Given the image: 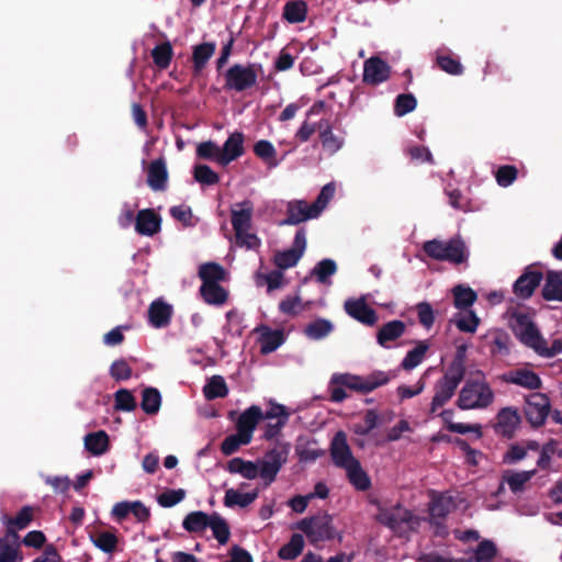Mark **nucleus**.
<instances>
[{"mask_svg": "<svg viewBox=\"0 0 562 562\" xmlns=\"http://www.w3.org/2000/svg\"><path fill=\"white\" fill-rule=\"evenodd\" d=\"M379 424V416L374 409H368L363 417V423L356 425L355 432L358 435H369Z\"/></svg>", "mask_w": 562, "mask_h": 562, "instance_id": "nucleus-62", "label": "nucleus"}, {"mask_svg": "<svg viewBox=\"0 0 562 562\" xmlns=\"http://www.w3.org/2000/svg\"><path fill=\"white\" fill-rule=\"evenodd\" d=\"M496 555V544L492 540L484 539L474 551V562H493Z\"/></svg>", "mask_w": 562, "mask_h": 562, "instance_id": "nucleus-51", "label": "nucleus"}, {"mask_svg": "<svg viewBox=\"0 0 562 562\" xmlns=\"http://www.w3.org/2000/svg\"><path fill=\"white\" fill-rule=\"evenodd\" d=\"M456 508L453 497L446 494H438L429 503V522L437 528L445 529L443 520Z\"/></svg>", "mask_w": 562, "mask_h": 562, "instance_id": "nucleus-12", "label": "nucleus"}, {"mask_svg": "<svg viewBox=\"0 0 562 562\" xmlns=\"http://www.w3.org/2000/svg\"><path fill=\"white\" fill-rule=\"evenodd\" d=\"M33 508L31 506H23L15 517L3 515L2 521L7 526V536L18 538V530L25 529L33 520Z\"/></svg>", "mask_w": 562, "mask_h": 562, "instance_id": "nucleus-26", "label": "nucleus"}, {"mask_svg": "<svg viewBox=\"0 0 562 562\" xmlns=\"http://www.w3.org/2000/svg\"><path fill=\"white\" fill-rule=\"evenodd\" d=\"M318 214L313 211L312 205L303 200L289 202L286 207V217L281 222L282 225H299L307 220L316 218Z\"/></svg>", "mask_w": 562, "mask_h": 562, "instance_id": "nucleus-19", "label": "nucleus"}, {"mask_svg": "<svg viewBox=\"0 0 562 562\" xmlns=\"http://www.w3.org/2000/svg\"><path fill=\"white\" fill-rule=\"evenodd\" d=\"M345 310L349 316L364 325L373 326L378 321L375 311L363 299L346 301Z\"/></svg>", "mask_w": 562, "mask_h": 562, "instance_id": "nucleus-20", "label": "nucleus"}, {"mask_svg": "<svg viewBox=\"0 0 562 562\" xmlns=\"http://www.w3.org/2000/svg\"><path fill=\"white\" fill-rule=\"evenodd\" d=\"M423 252L430 259L447 261L454 266L467 262L469 258L467 245L459 235L448 240H427L423 244Z\"/></svg>", "mask_w": 562, "mask_h": 562, "instance_id": "nucleus-3", "label": "nucleus"}, {"mask_svg": "<svg viewBox=\"0 0 562 562\" xmlns=\"http://www.w3.org/2000/svg\"><path fill=\"white\" fill-rule=\"evenodd\" d=\"M503 381L528 390H539L542 386L540 376L536 372L527 369L509 371L503 375Z\"/></svg>", "mask_w": 562, "mask_h": 562, "instance_id": "nucleus-24", "label": "nucleus"}, {"mask_svg": "<svg viewBox=\"0 0 562 562\" xmlns=\"http://www.w3.org/2000/svg\"><path fill=\"white\" fill-rule=\"evenodd\" d=\"M389 380L386 373L382 371L373 372L367 378L350 373H335L328 384L329 400L334 403H341L348 397L347 390L367 394L386 384Z\"/></svg>", "mask_w": 562, "mask_h": 562, "instance_id": "nucleus-1", "label": "nucleus"}, {"mask_svg": "<svg viewBox=\"0 0 562 562\" xmlns=\"http://www.w3.org/2000/svg\"><path fill=\"white\" fill-rule=\"evenodd\" d=\"M494 401V392L484 379H469L462 386L457 405L462 411L487 408Z\"/></svg>", "mask_w": 562, "mask_h": 562, "instance_id": "nucleus-4", "label": "nucleus"}, {"mask_svg": "<svg viewBox=\"0 0 562 562\" xmlns=\"http://www.w3.org/2000/svg\"><path fill=\"white\" fill-rule=\"evenodd\" d=\"M335 191H336V188H335L334 183L330 182V183L325 184L322 188L316 200L311 204L313 211H315V213H317L319 215L323 212V210L327 206L329 201L334 198Z\"/></svg>", "mask_w": 562, "mask_h": 562, "instance_id": "nucleus-58", "label": "nucleus"}, {"mask_svg": "<svg viewBox=\"0 0 562 562\" xmlns=\"http://www.w3.org/2000/svg\"><path fill=\"white\" fill-rule=\"evenodd\" d=\"M347 471L349 482L359 491H367L371 486L368 474L362 470L360 462L357 460L344 468Z\"/></svg>", "mask_w": 562, "mask_h": 562, "instance_id": "nucleus-36", "label": "nucleus"}, {"mask_svg": "<svg viewBox=\"0 0 562 562\" xmlns=\"http://www.w3.org/2000/svg\"><path fill=\"white\" fill-rule=\"evenodd\" d=\"M206 400L223 398L228 394L227 384L222 375H213L203 387Z\"/></svg>", "mask_w": 562, "mask_h": 562, "instance_id": "nucleus-39", "label": "nucleus"}, {"mask_svg": "<svg viewBox=\"0 0 562 562\" xmlns=\"http://www.w3.org/2000/svg\"><path fill=\"white\" fill-rule=\"evenodd\" d=\"M23 554L19 544H11L7 538H0V562H22Z\"/></svg>", "mask_w": 562, "mask_h": 562, "instance_id": "nucleus-49", "label": "nucleus"}, {"mask_svg": "<svg viewBox=\"0 0 562 562\" xmlns=\"http://www.w3.org/2000/svg\"><path fill=\"white\" fill-rule=\"evenodd\" d=\"M555 446H558V440L555 439H550L542 445L537 460V467L539 469L546 471L550 470L552 456H555Z\"/></svg>", "mask_w": 562, "mask_h": 562, "instance_id": "nucleus-56", "label": "nucleus"}, {"mask_svg": "<svg viewBox=\"0 0 562 562\" xmlns=\"http://www.w3.org/2000/svg\"><path fill=\"white\" fill-rule=\"evenodd\" d=\"M254 153L257 157L268 164L269 167H277V150L271 142L261 139L254 145Z\"/></svg>", "mask_w": 562, "mask_h": 562, "instance_id": "nucleus-46", "label": "nucleus"}, {"mask_svg": "<svg viewBox=\"0 0 562 562\" xmlns=\"http://www.w3.org/2000/svg\"><path fill=\"white\" fill-rule=\"evenodd\" d=\"M295 528L304 532L312 544L333 540L336 535L333 517L327 513L303 518Z\"/></svg>", "mask_w": 562, "mask_h": 562, "instance_id": "nucleus-5", "label": "nucleus"}, {"mask_svg": "<svg viewBox=\"0 0 562 562\" xmlns=\"http://www.w3.org/2000/svg\"><path fill=\"white\" fill-rule=\"evenodd\" d=\"M289 452V443H278L268 450L261 460H258L260 477L265 481L266 486L276 481L279 471L288 461Z\"/></svg>", "mask_w": 562, "mask_h": 562, "instance_id": "nucleus-8", "label": "nucleus"}, {"mask_svg": "<svg viewBox=\"0 0 562 562\" xmlns=\"http://www.w3.org/2000/svg\"><path fill=\"white\" fill-rule=\"evenodd\" d=\"M329 451L334 464L339 468H345L357 461L347 442V436L342 430L336 432L331 439Z\"/></svg>", "mask_w": 562, "mask_h": 562, "instance_id": "nucleus-14", "label": "nucleus"}, {"mask_svg": "<svg viewBox=\"0 0 562 562\" xmlns=\"http://www.w3.org/2000/svg\"><path fill=\"white\" fill-rule=\"evenodd\" d=\"M198 157L214 160L218 164L220 147L212 140L202 142L196 148Z\"/></svg>", "mask_w": 562, "mask_h": 562, "instance_id": "nucleus-63", "label": "nucleus"}, {"mask_svg": "<svg viewBox=\"0 0 562 562\" xmlns=\"http://www.w3.org/2000/svg\"><path fill=\"white\" fill-rule=\"evenodd\" d=\"M90 540L98 549L105 553H113L119 542L116 535L111 531L90 533Z\"/></svg>", "mask_w": 562, "mask_h": 562, "instance_id": "nucleus-42", "label": "nucleus"}, {"mask_svg": "<svg viewBox=\"0 0 562 562\" xmlns=\"http://www.w3.org/2000/svg\"><path fill=\"white\" fill-rule=\"evenodd\" d=\"M259 64H234L224 74V89L227 91L243 92L257 85L258 74L261 70Z\"/></svg>", "mask_w": 562, "mask_h": 562, "instance_id": "nucleus-7", "label": "nucleus"}, {"mask_svg": "<svg viewBox=\"0 0 562 562\" xmlns=\"http://www.w3.org/2000/svg\"><path fill=\"white\" fill-rule=\"evenodd\" d=\"M375 520L398 535L415 529V525L418 524V519L413 513L401 504L390 508L379 507Z\"/></svg>", "mask_w": 562, "mask_h": 562, "instance_id": "nucleus-6", "label": "nucleus"}, {"mask_svg": "<svg viewBox=\"0 0 562 562\" xmlns=\"http://www.w3.org/2000/svg\"><path fill=\"white\" fill-rule=\"evenodd\" d=\"M194 179L206 186H213L220 181L218 175L207 165H198L194 167Z\"/></svg>", "mask_w": 562, "mask_h": 562, "instance_id": "nucleus-59", "label": "nucleus"}, {"mask_svg": "<svg viewBox=\"0 0 562 562\" xmlns=\"http://www.w3.org/2000/svg\"><path fill=\"white\" fill-rule=\"evenodd\" d=\"M284 333L280 329H270L267 326L261 328L260 352L268 355L276 351L284 342Z\"/></svg>", "mask_w": 562, "mask_h": 562, "instance_id": "nucleus-30", "label": "nucleus"}, {"mask_svg": "<svg viewBox=\"0 0 562 562\" xmlns=\"http://www.w3.org/2000/svg\"><path fill=\"white\" fill-rule=\"evenodd\" d=\"M458 386L439 379L434 386V397L430 405V413L446 405L454 395Z\"/></svg>", "mask_w": 562, "mask_h": 562, "instance_id": "nucleus-31", "label": "nucleus"}, {"mask_svg": "<svg viewBox=\"0 0 562 562\" xmlns=\"http://www.w3.org/2000/svg\"><path fill=\"white\" fill-rule=\"evenodd\" d=\"M200 295L209 305L222 306L229 296L228 290L223 288L221 283H201Z\"/></svg>", "mask_w": 562, "mask_h": 562, "instance_id": "nucleus-27", "label": "nucleus"}, {"mask_svg": "<svg viewBox=\"0 0 562 562\" xmlns=\"http://www.w3.org/2000/svg\"><path fill=\"white\" fill-rule=\"evenodd\" d=\"M405 324L402 321H391L384 324L376 334L379 345L386 347L389 341H394L405 333Z\"/></svg>", "mask_w": 562, "mask_h": 562, "instance_id": "nucleus-35", "label": "nucleus"}, {"mask_svg": "<svg viewBox=\"0 0 562 562\" xmlns=\"http://www.w3.org/2000/svg\"><path fill=\"white\" fill-rule=\"evenodd\" d=\"M527 456V449L518 443L509 446L508 450L503 456V463L515 464L524 460Z\"/></svg>", "mask_w": 562, "mask_h": 562, "instance_id": "nucleus-64", "label": "nucleus"}, {"mask_svg": "<svg viewBox=\"0 0 562 562\" xmlns=\"http://www.w3.org/2000/svg\"><path fill=\"white\" fill-rule=\"evenodd\" d=\"M186 497V491L179 490H167L157 497V502L161 507L169 508L178 503L182 502Z\"/></svg>", "mask_w": 562, "mask_h": 562, "instance_id": "nucleus-60", "label": "nucleus"}, {"mask_svg": "<svg viewBox=\"0 0 562 562\" xmlns=\"http://www.w3.org/2000/svg\"><path fill=\"white\" fill-rule=\"evenodd\" d=\"M537 474V470L529 471H505L503 474V483H507L509 490L514 494H518L525 491L526 484Z\"/></svg>", "mask_w": 562, "mask_h": 562, "instance_id": "nucleus-32", "label": "nucleus"}, {"mask_svg": "<svg viewBox=\"0 0 562 562\" xmlns=\"http://www.w3.org/2000/svg\"><path fill=\"white\" fill-rule=\"evenodd\" d=\"M494 176L498 186L507 188L517 179L518 169L513 165H503L497 168Z\"/></svg>", "mask_w": 562, "mask_h": 562, "instance_id": "nucleus-54", "label": "nucleus"}, {"mask_svg": "<svg viewBox=\"0 0 562 562\" xmlns=\"http://www.w3.org/2000/svg\"><path fill=\"white\" fill-rule=\"evenodd\" d=\"M317 128L319 131V139L322 142L323 148L330 153H337L344 145V138L336 136L333 133V126L329 120L322 119L317 123Z\"/></svg>", "mask_w": 562, "mask_h": 562, "instance_id": "nucleus-28", "label": "nucleus"}, {"mask_svg": "<svg viewBox=\"0 0 562 562\" xmlns=\"http://www.w3.org/2000/svg\"><path fill=\"white\" fill-rule=\"evenodd\" d=\"M161 229V217L153 209L138 211L135 218V231L142 236H154Z\"/></svg>", "mask_w": 562, "mask_h": 562, "instance_id": "nucleus-17", "label": "nucleus"}, {"mask_svg": "<svg viewBox=\"0 0 562 562\" xmlns=\"http://www.w3.org/2000/svg\"><path fill=\"white\" fill-rule=\"evenodd\" d=\"M172 313L173 310L170 304L162 299H157L148 307L149 323L155 328L167 327L171 322Z\"/></svg>", "mask_w": 562, "mask_h": 562, "instance_id": "nucleus-25", "label": "nucleus"}, {"mask_svg": "<svg viewBox=\"0 0 562 562\" xmlns=\"http://www.w3.org/2000/svg\"><path fill=\"white\" fill-rule=\"evenodd\" d=\"M250 442H251L250 440L246 439L244 436H241L240 434H238L236 431V434L227 436L222 441V443H221V451H222V453L224 456H232L236 451H238L240 446H247Z\"/></svg>", "mask_w": 562, "mask_h": 562, "instance_id": "nucleus-53", "label": "nucleus"}, {"mask_svg": "<svg viewBox=\"0 0 562 562\" xmlns=\"http://www.w3.org/2000/svg\"><path fill=\"white\" fill-rule=\"evenodd\" d=\"M109 447V435L104 430L90 432L85 437V448L93 456L105 453Z\"/></svg>", "mask_w": 562, "mask_h": 562, "instance_id": "nucleus-34", "label": "nucleus"}, {"mask_svg": "<svg viewBox=\"0 0 562 562\" xmlns=\"http://www.w3.org/2000/svg\"><path fill=\"white\" fill-rule=\"evenodd\" d=\"M307 3L304 0H290L283 7L282 16L291 23H302L307 16Z\"/></svg>", "mask_w": 562, "mask_h": 562, "instance_id": "nucleus-33", "label": "nucleus"}, {"mask_svg": "<svg viewBox=\"0 0 562 562\" xmlns=\"http://www.w3.org/2000/svg\"><path fill=\"white\" fill-rule=\"evenodd\" d=\"M306 248V234L304 228L296 231L291 248L274 256V263L279 269H286L297 263Z\"/></svg>", "mask_w": 562, "mask_h": 562, "instance_id": "nucleus-11", "label": "nucleus"}, {"mask_svg": "<svg viewBox=\"0 0 562 562\" xmlns=\"http://www.w3.org/2000/svg\"><path fill=\"white\" fill-rule=\"evenodd\" d=\"M551 408L550 398L543 393H532L526 397L524 413L528 423L538 428L542 426L549 416Z\"/></svg>", "mask_w": 562, "mask_h": 562, "instance_id": "nucleus-9", "label": "nucleus"}, {"mask_svg": "<svg viewBox=\"0 0 562 562\" xmlns=\"http://www.w3.org/2000/svg\"><path fill=\"white\" fill-rule=\"evenodd\" d=\"M258 497V490L248 493H240L234 488H228L224 496L226 507L239 506L241 508L249 506Z\"/></svg>", "mask_w": 562, "mask_h": 562, "instance_id": "nucleus-38", "label": "nucleus"}, {"mask_svg": "<svg viewBox=\"0 0 562 562\" xmlns=\"http://www.w3.org/2000/svg\"><path fill=\"white\" fill-rule=\"evenodd\" d=\"M337 271V265L333 259H323L316 263L311 271L310 277L315 278L316 281H327L328 278L334 276Z\"/></svg>", "mask_w": 562, "mask_h": 562, "instance_id": "nucleus-50", "label": "nucleus"}, {"mask_svg": "<svg viewBox=\"0 0 562 562\" xmlns=\"http://www.w3.org/2000/svg\"><path fill=\"white\" fill-rule=\"evenodd\" d=\"M198 277L201 281H224L227 278V271L217 262H205L199 267Z\"/></svg>", "mask_w": 562, "mask_h": 562, "instance_id": "nucleus-40", "label": "nucleus"}, {"mask_svg": "<svg viewBox=\"0 0 562 562\" xmlns=\"http://www.w3.org/2000/svg\"><path fill=\"white\" fill-rule=\"evenodd\" d=\"M428 349L429 345L426 340L418 341L417 346L406 353L401 363L402 368L407 371L416 368L419 363H422Z\"/></svg>", "mask_w": 562, "mask_h": 562, "instance_id": "nucleus-43", "label": "nucleus"}, {"mask_svg": "<svg viewBox=\"0 0 562 562\" xmlns=\"http://www.w3.org/2000/svg\"><path fill=\"white\" fill-rule=\"evenodd\" d=\"M114 403L116 411L132 412L136 408V400L132 392L126 389H120L115 392Z\"/></svg>", "mask_w": 562, "mask_h": 562, "instance_id": "nucleus-52", "label": "nucleus"}, {"mask_svg": "<svg viewBox=\"0 0 562 562\" xmlns=\"http://www.w3.org/2000/svg\"><path fill=\"white\" fill-rule=\"evenodd\" d=\"M333 328V324L329 321L318 318L306 326L305 334L311 339L319 340L328 336Z\"/></svg>", "mask_w": 562, "mask_h": 562, "instance_id": "nucleus-47", "label": "nucleus"}, {"mask_svg": "<svg viewBox=\"0 0 562 562\" xmlns=\"http://www.w3.org/2000/svg\"><path fill=\"white\" fill-rule=\"evenodd\" d=\"M453 304L459 310L470 307L476 301V293L471 288H464L461 284L456 285L451 290Z\"/></svg>", "mask_w": 562, "mask_h": 562, "instance_id": "nucleus-44", "label": "nucleus"}, {"mask_svg": "<svg viewBox=\"0 0 562 562\" xmlns=\"http://www.w3.org/2000/svg\"><path fill=\"white\" fill-rule=\"evenodd\" d=\"M436 64L442 71L452 76H460L464 71L460 60L451 54H438L436 57Z\"/></svg>", "mask_w": 562, "mask_h": 562, "instance_id": "nucleus-48", "label": "nucleus"}, {"mask_svg": "<svg viewBox=\"0 0 562 562\" xmlns=\"http://www.w3.org/2000/svg\"><path fill=\"white\" fill-rule=\"evenodd\" d=\"M244 153V134L241 132H234L225 140L223 148H220L218 164L227 166L233 160L243 156Z\"/></svg>", "mask_w": 562, "mask_h": 562, "instance_id": "nucleus-16", "label": "nucleus"}, {"mask_svg": "<svg viewBox=\"0 0 562 562\" xmlns=\"http://www.w3.org/2000/svg\"><path fill=\"white\" fill-rule=\"evenodd\" d=\"M496 419L495 431L506 438H512L520 424V416L513 407L502 408Z\"/></svg>", "mask_w": 562, "mask_h": 562, "instance_id": "nucleus-22", "label": "nucleus"}, {"mask_svg": "<svg viewBox=\"0 0 562 562\" xmlns=\"http://www.w3.org/2000/svg\"><path fill=\"white\" fill-rule=\"evenodd\" d=\"M261 420V407L251 405L245 409L235 420L236 431L251 441L254 431Z\"/></svg>", "mask_w": 562, "mask_h": 562, "instance_id": "nucleus-15", "label": "nucleus"}, {"mask_svg": "<svg viewBox=\"0 0 562 562\" xmlns=\"http://www.w3.org/2000/svg\"><path fill=\"white\" fill-rule=\"evenodd\" d=\"M303 549V536L301 533H293L290 538V541L279 549L278 557L281 560L293 561L302 553Z\"/></svg>", "mask_w": 562, "mask_h": 562, "instance_id": "nucleus-37", "label": "nucleus"}, {"mask_svg": "<svg viewBox=\"0 0 562 562\" xmlns=\"http://www.w3.org/2000/svg\"><path fill=\"white\" fill-rule=\"evenodd\" d=\"M517 336L525 346L533 349L539 356L550 358L559 353V349H554L553 351L548 350L546 339L532 322L524 323L519 321Z\"/></svg>", "mask_w": 562, "mask_h": 562, "instance_id": "nucleus-10", "label": "nucleus"}, {"mask_svg": "<svg viewBox=\"0 0 562 562\" xmlns=\"http://www.w3.org/2000/svg\"><path fill=\"white\" fill-rule=\"evenodd\" d=\"M161 406V395L155 387H145L142 392V409L148 415H155Z\"/></svg>", "mask_w": 562, "mask_h": 562, "instance_id": "nucleus-41", "label": "nucleus"}, {"mask_svg": "<svg viewBox=\"0 0 562 562\" xmlns=\"http://www.w3.org/2000/svg\"><path fill=\"white\" fill-rule=\"evenodd\" d=\"M182 527L190 533H202L210 528L220 544H226L231 538L228 522L217 513L191 512L184 517Z\"/></svg>", "mask_w": 562, "mask_h": 562, "instance_id": "nucleus-2", "label": "nucleus"}, {"mask_svg": "<svg viewBox=\"0 0 562 562\" xmlns=\"http://www.w3.org/2000/svg\"><path fill=\"white\" fill-rule=\"evenodd\" d=\"M216 50V44L214 42H205L193 46L192 50V68L194 75L200 74L206 66L210 58Z\"/></svg>", "mask_w": 562, "mask_h": 562, "instance_id": "nucleus-29", "label": "nucleus"}, {"mask_svg": "<svg viewBox=\"0 0 562 562\" xmlns=\"http://www.w3.org/2000/svg\"><path fill=\"white\" fill-rule=\"evenodd\" d=\"M254 213V203L244 200L236 203L231 211V223L235 233L241 234V229H250Z\"/></svg>", "mask_w": 562, "mask_h": 562, "instance_id": "nucleus-18", "label": "nucleus"}, {"mask_svg": "<svg viewBox=\"0 0 562 562\" xmlns=\"http://www.w3.org/2000/svg\"><path fill=\"white\" fill-rule=\"evenodd\" d=\"M168 182V170L165 158L153 160L147 168V184L154 191H165Z\"/></svg>", "mask_w": 562, "mask_h": 562, "instance_id": "nucleus-21", "label": "nucleus"}, {"mask_svg": "<svg viewBox=\"0 0 562 562\" xmlns=\"http://www.w3.org/2000/svg\"><path fill=\"white\" fill-rule=\"evenodd\" d=\"M417 105L416 98L411 93L398 94L395 99L394 113L397 116H404L415 110Z\"/></svg>", "mask_w": 562, "mask_h": 562, "instance_id": "nucleus-55", "label": "nucleus"}, {"mask_svg": "<svg viewBox=\"0 0 562 562\" xmlns=\"http://www.w3.org/2000/svg\"><path fill=\"white\" fill-rule=\"evenodd\" d=\"M133 370L125 359H117L110 367V375L115 381H125L132 376Z\"/></svg>", "mask_w": 562, "mask_h": 562, "instance_id": "nucleus-61", "label": "nucleus"}, {"mask_svg": "<svg viewBox=\"0 0 562 562\" xmlns=\"http://www.w3.org/2000/svg\"><path fill=\"white\" fill-rule=\"evenodd\" d=\"M465 374V364L451 361V363L446 369L442 378H440L442 381H446L448 383H451L453 385L459 386V384L464 379Z\"/></svg>", "mask_w": 562, "mask_h": 562, "instance_id": "nucleus-57", "label": "nucleus"}, {"mask_svg": "<svg viewBox=\"0 0 562 562\" xmlns=\"http://www.w3.org/2000/svg\"><path fill=\"white\" fill-rule=\"evenodd\" d=\"M390 75L391 67L382 58L373 56L364 61L363 82L376 86L386 81Z\"/></svg>", "mask_w": 562, "mask_h": 562, "instance_id": "nucleus-13", "label": "nucleus"}, {"mask_svg": "<svg viewBox=\"0 0 562 562\" xmlns=\"http://www.w3.org/2000/svg\"><path fill=\"white\" fill-rule=\"evenodd\" d=\"M173 49L168 41L156 45L151 50L153 61L159 69H167L171 63Z\"/></svg>", "mask_w": 562, "mask_h": 562, "instance_id": "nucleus-45", "label": "nucleus"}, {"mask_svg": "<svg viewBox=\"0 0 562 562\" xmlns=\"http://www.w3.org/2000/svg\"><path fill=\"white\" fill-rule=\"evenodd\" d=\"M562 281V270H551L540 262L526 267L515 281Z\"/></svg>", "mask_w": 562, "mask_h": 562, "instance_id": "nucleus-23", "label": "nucleus"}]
</instances>
